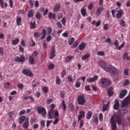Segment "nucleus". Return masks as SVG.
I'll return each instance as SVG.
<instances>
[{"mask_svg": "<svg viewBox=\"0 0 130 130\" xmlns=\"http://www.w3.org/2000/svg\"><path fill=\"white\" fill-rule=\"evenodd\" d=\"M122 118L120 115H114L111 118V124L112 125V130H117L116 122L118 124H121Z\"/></svg>", "mask_w": 130, "mask_h": 130, "instance_id": "nucleus-1", "label": "nucleus"}, {"mask_svg": "<svg viewBox=\"0 0 130 130\" xmlns=\"http://www.w3.org/2000/svg\"><path fill=\"white\" fill-rule=\"evenodd\" d=\"M99 83L102 88H108L112 84L110 79L106 78H102L99 80Z\"/></svg>", "mask_w": 130, "mask_h": 130, "instance_id": "nucleus-2", "label": "nucleus"}, {"mask_svg": "<svg viewBox=\"0 0 130 130\" xmlns=\"http://www.w3.org/2000/svg\"><path fill=\"white\" fill-rule=\"evenodd\" d=\"M128 104H130V96L126 98L122 102V109L120 110H119L120 114L123 115L126 113V110L123 107L128 105Z\"/></svg>", "mask_w": 130, "mask_h": 130, "instance_id": "nucleus-3", "label": "nucleus"}, {"mask_svg": "<svg viewBox=\"0 0 130 130\" xmlns=\"http://www.w3.org/2000/svg\"><path fill=\"white\" fill-rule=\"evenodd\" d=\"M107 72H109V73H110V75L112 78L115 77V76H117L118 74H119L118 70L114 67H112L111 68H109V69H108Z\"/></svg>", "mask_w": 130, "mask_h": 130, "instance_id": "nucleus-4", "label": "nucleus"}, {"mask_svg": "<svg viewBox=\"0 0 130 130\" xmlns=\"http://www.w3.org/2000/svg\"><path fill=\"white\" fill-rule=\"evenodd\" d=\"M77 102L79 105H84V104L86 102V99L85 98V95H84V94L79 95L77 97Z\"/></svg>", "mask_w": 130, "mask_h": 130, "instance_id": "nucleus-5", "label": "nucleus"}, {"mask_svg": "<svg viewBox=\"0 0 130 130\" xmlns=\"http://www.w3.org/2000/svg\"><path fill=\"white\" fill-rule=\"evenodd\" d=\"M37 112L38 114H42V116H46V110L44 107L42 106H39L37 108Z\"/></svg>", "mask_w": 130, "mask_h": 130, "instance_id": "nucleus-6", "label": "nucleus"}, {"mask_svg": "<svg viewBox=\"0 0 130 130\" xmlns=\"http://www.w3.org/2000/svg\"><path fill=\"white\" fill-rule=\"evenodd\" d=\"M22 73L23 75H25L27 77H33V72L31 71V70L29 69H24L22 71Z\"/></svg>", "mask_w": 130, "mask_h": 130, "instance_id": "nucleus-7", "label": "nucleus"}, {"mask_svg": "<svg viewBox=\"0 0 130 130\" xmlns=\"http://www.w3.org/2000/svg\"><path fill=\"white\" fill-rule=\"evenodd\" d=\"M25 59L26 58L25 57V56H24V55H20V57L16 56L14 58V61H15V62H24Z\"/></svg>", "mask_w": 130, "mask_h": 130, "instance_id": "nucleus-8", "label": "nucleus"}, {"mask_svg": "<svg viewBox=\"0 0 130 130\" xmlns=\"http://www.w3.org/2000/svg\"><path fill=\"white\" fill-rule=\"evenodd\" d=\"M55 47L54 46H52L51 47V51H50V57L49 59H53L54 57H55Z\"/></svg>", "mask_w": 130, "mask_h": 130, "instance_id": "nucleus-9", "label": "nucleus"}, {"mask_svg": "<svg viewBox=\"0 0 130 130\" xmlns=\"http://www.w3.org/2000/svg\"><path fill=\"white\" fill-rule=\"evenodd\" d=\"M98 79H99V77L98 75H95L92 78L90 77H88L86 79V81L88 83H94V82H96Z\"/></svg>", "mask_w": 130, "mask_h": 130, "instance_id": "nucleus-10", "label": "nucleus"}, {"mask_svg": "<svg viewBox=\"0 0 130 130\" xmlns=\"http://www.w3.org/2000/svg\"><path fill=\"white\" fill-rule=\"evenodd\" d=\"M100 66L104 71H105V72H107L109 69V68L106 67V62H105V61H101L100 63Z\"/></svg>", "mask_w": 130, "mask_h": 130, "instance_id": "nucleus-11", "label": "nucleus"}, {"mask_svg": "<svg viewBox=\"0 0 130 130\" xmlns=\"http://www.w3.org/2000/svg\"><path fill=\"white\" fill-rule=\"evenodd\" d=\"M123 15V11L122 10L120 9L117 11V13L116 14V18L117 20L118 19H121Z\"/></svg>", "mask_w": 130, "mask_h": 130, "instance_id": "nucleus-12", "label": "nucleus"}, {"mask_svg": "<svg viewBox=\"0 0 130 130\" xmlns=\"http://www.w3.org/2000/svg\"><path fill=\"white\" fill-rule=\"evenodd\" d=\"M114 104L113 105V108L115 110H118L119 107V101L117 100H115Z\"/></svg>", "mask_w": 130, "mask_h": 130, "instance_id": "nucleus-13", "label": "nucleus"}, {"mask_svg": "<svg viewBox=\"0 0 130 130\" xmlns=\"http://www.w3.org/2000/svg\"><path fill=\"white\" fill-rule=\"evenodd\" d=\"M22 127L24 129H27L29 127V118H26L25 121L24 122Z\"/></svg>", "mask_w": 130, "mask_h": 130, "instance_id": "nucleus-14", "label": "nucleus"}, {"mask_svg": "<svg viewBox=\"0 0 130 130\" xmlns=\"http://www.w3.org/2000/svg\"><path fill=\"white\" fill-rule=\"evenodd\" d=\"M48 17L50 20H51V19H53V20H55L56 19V14L55 13H52V12H49L48 14Z\"/></svg>", "mask_w": 130, "mask_h": 130, "instance_id": "nucleus-15", "label": "nucleus"}, {"mask_svg": "<svg viewBox=\"0 0 130 130\" xmlns=\"http://www.w3.org/2000/svg\"><path fill=\"white\" fill-rule=\"evenodd\" d=\"M85 117V112L84 111H81L79 112V115L78 116V121H80L82 118Z\"/></svg>", "mask_w": 130, "mask_h": 130, "instance_id": "nucleus-16", "label": "nucleus"}, {"mask_svg": "<svg viewBox=\"0 0 130 130\" xmlns=\"http://www.w3.org/2000/svg\"><path fill=\"white\" fill-rule=\"evenodd\" d=\"M16 25L21 26L22 25V18L20 16H17L16 19Z\"/></svg>", "mask_w": 130, "mask_h": 130, "instance_id": "nucleus-17", "label": "nucleus"}, {"mask_svg": "<svg viewBox=\"0 0 130 130\" xmlns=\"http://www.w3.org/2000/svg\"><path fill=\"white\" fill-rule=\"evenodd\" d=\"M108 94L109 96H111L113 95L114 92H113V87H110L108 88L107 90Z\"/></svg>", "mask_w": 130, "mask_h": 130, "instance_id": "nucleus-18", "label": "nucleus"}, {"mask_svg": "<svg viewBox=\"0 0 130 130\" xmlns=\"http://www.w3.org/2000/svg\"><path fill=\"white\" fill-rule=\"evenodd\" d=\"M34 17V11H33V9H31L29 10L27 13V17L30 18H33Z\"/></svg>", "mask_w": 130, "mask_h": 130, "instance_id": "nucleus-19", "label": "nucleus"}, {"mask_svg": "<svg viewBox=\"0 0 130 130\" xmlns=\"http://www.w3.org/2000/svg\"><path fill=\"white\" fill-rule=\"evenodd\" d=\"M29 26L30 29H36L37 25H36V21H34L29 23Z\"/></svg>", "mask_w": 130, "mask_h": 130, "instance_id": "nucleus-20", "label": "nucleus"}, {"mask_svg": "<svg viewBox=\"0 0 130 130\" xmlns=\"http://www.w3.org/2000/svg\"><path fill=\"white\" fill-rule=\"evenodd\" d=\"M126 94H127V90H126V89L122 90L120 93V98H123V97H124V96H125Z\"/></svg>", "mask_w": 130, "mask_h": 130, "instance_id": "nucleus-21", "label": "nucleus"}, {"mask_svg": "<svg viewBox=\"0 0 130 130\" xmlns=\"http://www.w3.org/2000/svg\"><path fill=\"white\" fill-rule=\"evenodd\" d=\"M85 48H86V45L85 44V43L83 42L79 44L78 47L79 50H81V51L84 50V49H85Z\"/></svg>", "mask_w": 130, "mask_h": 130, "instance_id": "nucleus-22", "label": "nucleus"}, {"mask_svg": "<svg viewBox=\"0 0 130 130\" xmlns=\"http://www.w3.org/2000/svg\"><path fill=\"white\" fill-rule=\"evenodd\" d=\"M46 37V30L45 29H43L42 30V36L41 37V40H43V39H45Z\"/></svg>", "mask_w": 130, "mask_h": 130, "instance_id": "nucleus-23", "label": "nucleus"}, {"mask_svg": "<svg viewBox=\"0 0 130 130\" xmlns=\"http://www.w3.org/2000/svg\"><path fill=\"white\" fill-rule=\"evenodd\" d=\"M92 121L94 123H98V116L97 115V114L93 115Z\"/></svg>", "mask_w": 130, "mask_h": 130, "instance_id": "nucleus-24", "label": "nucleus"}, {"mask_svg": "<svg viewBox=\"0 0 130 130\" xmlns=\"http://www.w3.org/2000/svg\"><path fill=\"white\" fill-rule=\"evenodd\" d=\"M27 118H26V116H21L19 117V123H23V121H25Z\"/></svg>", "mask_w": 130, "mask_h": 130, "instance_id": "nucleus-25", "label": "nucleus"}, {"mask_svg": "<svg viewBox=\"0 0 130 130\" xmlns=\"http://www.w3.org/2000/svg\"><path fill=\"white\" fill-rule=\"evenodd\" d=\"M52 114H53V109H50L48 111V118L49 119H52Z\"/></svg>", "mask_w": 130, "mask_h": 130, "instance_id": "nucleus-26", "label": "nucleus"}, {"mask_svg": "<svg viewBox=\"0 0 130 130\" xmlns=\"http://www.w3.org/2000/svg\"><path fill=\"white\" fill-rule=\"evenodd\" d=\"M73 58H74V56L69 55L65 58L64 61L65 62H69V61H71Z\"/></svg>", "mask_w": 130, "mask_h": 130, "instance_id": "nucleus-27", "label": "nucleus"}, {"mask_svg": "<svg viewBox=\"0 0 130 130\" xmlns=\"http://www.w3.org/2000/svg\"><path fill=\"white\" fill-rule=\"evenodd\" d=\"M28 61L30 63V64H35V60L34 59V58L32 56H29L28 58Z\"/></svg>", "mask_w": 130, "mask_h": 130, "instance_id": "nucleus-28", "label": "nucleus"}, {"mask_svg": "<svg viewBox=\"0 0 130 130\" xmlns=\"http://www.w3.org/2000/svg\"><path fill=\"white\" fill-rule=\"evenodd\" d=\"M20 41V40H19V39L16 38L15 40H13L11 42V44L12 45H17V44H18V43H19V42Z\"/></svg>", "mask_w": 130, "mask_h": 130, "instance_id": "nucleus-29", "label": "nucleus"}, {"mask_svg": "<svg viewBox=\"0 0 130 130\" xmlns=\"http://www.w3.org/2000/svg\"><path fill=\"white\" fill-rule=\"evenodd\" d=\"M92 115H93V113H92V112L88 111L86 113V118L87 119H91V118L92 117Z\"/></svg>", "mask_w": 130, "mask_h": 130, "instance_id": "nucleus-30", "label": "nucleus"}, {"mask_svg": "<svg viewBox=\"0 0 130 130\" xmlns=\"http://www.w3.org/2000/svg\"><path fill=\"white\" fill-rule=\"evenodd\" d=\"M61 107H62V109L64 111L67 110V105H66V102H64V101H62V103L61 104Z\"/></svg>", "mask_w": 130, "mask_h": 130, "instance_id": "nucleus-31", "label": "nucleus"}, {"mask_svg": "<svg viewBox=\"0 0 130 130\" xmlns=\"http://www.w3.org/2000/svg\"><path fill=\"white\" fill-rule=\"evenodd\" d=\"M102 11H103V8H98L96 10V15H98V16H100V15H101V12H102Z\"/></svg>", "mask_w": 130, "mask_h": 130, "instance_id": "nucleus-32", "label": "nucleus"}, {"mask_svg": "<svg viewBox=\"0 0 130 130\" xmlns=\"http://www.w3.org/2000/svg\"><path fill=\"white\" fill-rule=\"evenodd\" d=\"M110 103V102H108L106 105H104L103 108V111H107V110L108 109Z\"/></svg>", "mask_w": 130, "mask_h": 130, "instance_id": "nucleus-33", "label": "nucleus"}, {"mask_svg": "<svg viewBox=\"0 0 130 130\" xmlns=\"http://www.w3.org/2000/svg\"><path fill=\"white\" fill-rule=\"evenodd\" d=\"M35 17L36 19H38V20H41V19L42 18V16H41V13L40 12H37L35 14Z\"/></svg>", "mask_w": 130, "mask_h": 130, "instance_id": "nucleus-34", "label": "nucleus"}, {"mask_svg": "<svg viewBox=\"0 0 130 130\" xmlns=\"http://www.w3.org/2000/svg\"><path fill=\"white\" fill-rule=\"evenodd\" d=\"M90 56H91L90 54H86L81 57V59H82V60H85V59L90 58Z\"/></svg>", "mask_w": 130, "mask_h": 130, "instance_id": "nucleus-35", "label": "nucleus"}, {"mask_svg": "<svg viewBox=\"0 0 130 130\" xmlns=\"http://www.w3.org/2000/svg\"><path fill=\"white\" fill-rule=\"evenodd\" d=\"M55 82L56 85H60V83H61V80H60L59 76L56 77Z\"/></svg>", "mask_w": 130, "mask_h": 130, "instance_id": "nucleus-36", "label": "nucleus"}, {"mask_svg": "<svg viewBox=\"0 0 130 130\" xmlns=\"http://www.w3.org/2000/svg\"><path fill=\"white\" fill-rule=\"evenodd\" d=\"M8 115L9 117V120H13V115H14V112H10L8 113Z\"/></svg>", "mask_w": 130, "mask_h": 130, "instance_id": "nucleus-37", "label": "nucleus"}, {"mask_svg": "<svg viewBox=\"0 0 130 130\" xmlns=\"http://www.w3.org/2000/svg\"><path fill=\"white\" fill-rule=\"evenodd\" d=\"M81 15L83 16V17H85V16L87 15V12L86 11V9L85 8L81 9Z\"/></svg>", "mask_w": 130, "mask_h": 130, "instance_id": "nucleus-38", "label": "nucleus"}, {"mask_svg": "<svg viewBox=\"0 0 130 130\" xmlns=\"http://www.w3.org/2000/svg\"><path fill=\"white\" fill-rule=\"evenodd\" d=\"M59 9H60V5L56 4L54 8L53 11L54 12H57L58 10H59Z\"/></svg>", "mask_w": 130, "mask_h": 130, "instance_id": "nucleus-39", "label": "nucleus"}, {"mask_svg": "<svg viewBox=\"0 0 130 130\" xmlns=\"http://www.w3.org/2000/svg\"><path fill=\"white\" fill-rule=\"evenodd\" d=\"M69 108L71 112H74V110H75V106L73 104H70Z\"/></svg>", "mask_w": 130, "mask_h": 130, "instance_id": "nucleus-40", "label": "nucleus"}, {"mask_svg": "<svg viewBox=\"0 0 130 130\" xmlns=\"http://www.w3.org/2000/svg\"><path fill=\"white\" fill-rule=\"evenodd\" d=\"M79 42L78 40H76L74 42V44H73L72 47L73 48H76L78 45H79Z\"/></svg>", "mask_w": 130, "mask_h": 130, "instance_id": "nucleus-41", "label": "nucleus"}, {"mask_svg": "<svg viewBox=\"0 0 130 130\" xmlns=\"http://www.w3.org/2000/svg\"><path fill=\"white\" fill-rule=\"evenodd\" d=\"M124 59H126V60H129L130 57L127 55V53H125L123 56Z\"/></svg>", "mask_w": 130, "mask_h": 130, "instance_id": "nucleus-42", "label": "nucleus"}, {"mask_svg": "<svg viewBox=\"0 0 130 130\" xmlns=\"http://www.w3.org/2000/svg\"><path fill=\"white\" fill-rule=\"evenodd\" d=\"M119 24L120 25V26H121L122 27H125V21H124V20H123V19H121L120 21L119 22Z\"/></svg>", "mask_w": 130, "mask_h": 130, "instance_id": "nucleus-43", "label": "nucleus"}, {"mask_svg": "<svg viewBox=\"0 0 130 130\" xmlns=\"http://www.w3.org/2000/svg\"><path fill=\"white\" fill-rule=\"evenodd\" d=\"M42 90L43 91L44 94H47V92H48V88L47 87H43Z\"/></svg>", "mask_w": 130, "mask_h": 130, "instance_id": "nucleus-44", "label": "nucleus"}, {"mask_svg": "<svg viewBox=\"0 0 130 130\" xmlns=\"http://www.w3.org/2000/svg\"><path fill=\"white\" fill-rule=\"evenodd\" d=\"M31 41L30 43V46L31 47H34V46H35V45H36V43H35V42H34V41L33 40V39H31Z\"/></svg>", "mask_w": 130, "mask_h": 130, "instance_id": "nucleus-45", "label": "nucleus"}, {"mask_svg": "<svg viewBox=\"0 0 130 130\" xmlns=\"http://www.w3.org/2000/svg\"><path fill=\"white\" fill-rule=\"evenodd\" d=\"M38 54H39L38 51H35L31 54L32 57H36V56H37V55H38Z\"/></svg>", "mask_w": 130, "mask_h": 130, "instance_id": "nucleus-46", "label": "nucleus"}, {"mask_svg": "<svg viewBox=\"0 0 130 130\" xmlns=\"http://www.w3.org/2000/svg\"><path fill=\"white\" fill-rule=\"evenodd\" d=\"M48 70H53L54 69V64L51 63L48 66Z\"/></svg>", "mask_w": 130, "mask_h": 130, "instance_id": "nucleus-47", "label": "nucleus"}, {"mask_svg": "<svg viewBox=\"0 0 130 130\" xmlns=\"http://www.w3.org/2000/svg\"><path fill=\"white\" fill-rule=\"evenodd\" d=\"M56 25L57 26L58 28H59L60 29H62V25L59 21H57L56 22Z\"/></svg>", "mask_w": 130, "mask_h": 130, "instance_id": "nucleus-48", "label": "nucleus"}, {"mask_svg": "<svg viewBox=\"0 0 130 130\" xmlns=\"http://www.w3.org/2000/svg\"><path fill=\"white\" fill-rule=\"evenodd\" d=\"M17 87H18V89L22 90V89H23V88H24V84H23L22 83H19L17 85Z\"/></svg>", "mask_w": 130, "mask_h": 130, "instance_id": "nucleus-49", "label": "nucleus"}, {"mask_svg": "<svg viewBox=\"0 0 130 130\" xmlns=\"http://www.w3.org/2000/svg\"><path fill=\"white\" fill-rule=\"evenodd\" d=\"M74 41H75V38H71L70 40L69 41V45H72V44H73V42H74Z\"/></svg>", "mask_w": 130, "mask_h": 130, "instance_id": "nucleus-50", "label": "nucleus"}, {"mask_svg": "<svg viewBox=\"0 0 130 130\" xmlns=\"http://www.w3.org/2000/svg\"><path fill=\"white\" fill-rule=\"evenodd\" d=\"M123 74L124 76H128V69L127 68L124 70Z\"/></svg>", "mask_w": 130, "mask_h": 130, "instance_id": "nucleus-51", "label": "nucleus"}, {"mask_svg": "<svg viewBox=\"0 0 130 130\" xmlns=\"http://www.w3.org/2000/svg\"><path fill=\"white\" fill-rule=\"evenodd\" d=\"M66 75H67V71L66 70H62L61 78H63Z\"/></svg>", "mask_w": 130, "mask_h": 130, "instance_id": "nucleus-52", "label": "nucleus"}, {"mask_svg": "<svg viewBox=\"0 0 130 130\" xmlns=\"http://www.w3.org/2000/svg\"><path fill=\"white\" fill-rule=\"evenodd\" d=\"M30 122V123H35V122H37V119L35 118H31Z\"/></svg>", "mask_w": 130, "mask_h": 130, "instance_id": "nucleus-53", "label": "nucleus"}, {"mask_svg": "<svg viewBox=\"0 0 130 130\" xmlns=\"http://www.w3.org/2000/svg\"><path fill=\"white\" fill-rule=\"evenodd\" d=\"M47 30H48V35H50V34H51V32H52V29L51 28V27L48 26L47 27Z\"/></svg>", "mask_w": 130, "mask_h": 130, "instance_id": "nucleus-54", "label": "nucleus"}, {"mask_svg": "<svg viewBox=\"0 0 130 130\" xmlns=\"http://www.w3.org/2000/svg\"><path fill=\"white\" fill-rule=\"evenodd\" d=\"M97 54L100 56H104V55H105V53H104L103 51H99L98 52Z\"/></svg>", "mask_w": 130, "mask_h": 130, "instance_id": "nucleus-55", "label": "nucleus"}, {"mask_svg": "<svg viewBox=\"0 0 130 130\" xmlns=\"http://www.w3.org/2000/svg\"><path fill=\"white\" fill-rule=\"evenodd\" d=\"M4 4H5V1L4 0H0V6L2 9H4Z\"/></svg>", "mask_w": 130, "mask_h": 130, "instance_id": "nucleus-56", "label": "nucleus"}, {"mask_svg": "<svg viewBox=\"0 0 130 130\" xmlns=\"http://www.w3.org/2000/svg\"><path fill=\"white\" fill-rule=\"evenodd\" d=\"M93 4L92 3H90L88 6V9L89 11H92V9H93Z\"/></svg>", "mask_w": 130, "mask_h": 130, "instance_id": "nucleus-57", "label": "nucleus"}, {"mask_svg": "<svg viewBox=\"0 0 130 130\" xmlns=\"http://www.w3.org/2000/svg\"><path fill=\"white\" fill-rule=\"evenodd\" d=\"M85 91H91V88H90V85H88L85 87Z\"/></svg>", "mask_w": 130, "mask_h": 130, "instance_id": "nucleus-58", "label": "nucleus"}, {"mask_svg": "<svg viewBox=\"0 0 130 130\" xmlns=\"http://www.w3.org/2000/svg\"><path fill=\"white\" fill-rule=\"evenodd\" d=\"M52 38V37L51 36V35L48 36L46 38V41H47V42H49V41L51 40Z\"/></svg>", "mask_w": 130, "mask_h": 130, "instance_id": "nucleus-59", "label": "nucleus"}, {"mask_svg": "<svg viewBox=\"0 0 130 130\" xmlns=\"http://www.w3.org/2000/svg\"><path fill=\"white\" fill-rule=\"evenodd\" d=\"M124 85V86H128V85H129V80L128 79L125 80Z\"/></svg>", "mask_w": 130, "mask_h": 130, "instance_id": "nucleus-60", "label": "nucleus"}, {"mask_svg": "<svg viewBox=\"0 0 130 130\" xmlns=\"http://www.w3.org/2000/svg\"><path fill=\"white\" fill-rule=\"evenodd\" d=\"M83 125H84V120H80V124L79 125V128H82V127H83Z\"/></svg>", "mask_w": 130, "mask_h": 130, "instance_id": "nucleus-61", "label": "nucleus"}, {"mask_svg": "<svg viewBox=\"0 0 130 130\" xmlns=\"http://www.w3.org/2000/svg\"><path fill=\"white\" fill-rule=\"evenodd\" d=\"M9 6L10 8H13L14 6V2H13V0H9Z\"/></svg>", "mask_w": 130, "mask_h": 130, "instance_id": "nucleus-62", "label": "nucleus"}, {"mask_svg": "<svg viewBox=\"0 0 130 130\" xmlns=\"http://www.w3.org/2000/svg\"><path fill=\"white\" fill-rule=\"evenodd\" d=\"M123 46H124V42H123L121 45L118 47L117 48L118 50H120V49H121L123 47Z\"/></svg>", "mask_w": 130, "mask_h": 130, "instance_id": "nucleus-63", "label": "nucleus"}, {"mask_svg": "<svg viewBox=\"0 0 130 130\" xmlns=\"http://www.w3.org/2000/svg\"><path fill=\"white\" fill-rule=\"evenodd\" d=\"M75 86L76 88H80V86H81V82L80 81L76 82Z\"/></svg>", "mask_w": 130, "mask_h": 130, "instance_id": "nucleus-64", "label": "nucleus"}]
</instances>
